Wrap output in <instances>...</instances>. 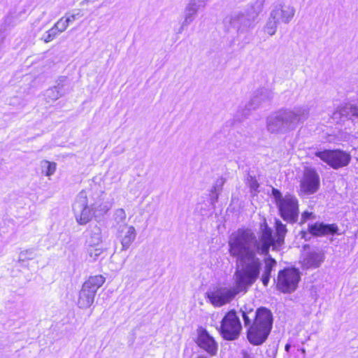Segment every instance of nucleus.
<instances>
[{"label":"nucleus","mask_w":358,"mask_h":358,"mask_svg":"<svg viewBox=\"0 0 358 358\" xmlns=\"http://www.w3.org/2000/svg\"><path fill=\"white\" fill-rule=\"evenodd\" d=\"M275 236L272 229L264 222L259 237L250 229H239L229 237L230 255L236 259L237 268L234 273L235 286L222 287L208 294L211 303L220 307L230 302L238 293L246 292L258 279L262 266L259 257L268 253L270 247L280 246L287 234L286 225L279 220L275 222Z\"/></svg>","instance_id":"f257e3e1"},{"label":"nucleus","mask_w":358,"mask_h":358,"mask_svg":"<svg viewBox=\"0 0 358 358\" xmlns=\"http://www.w3.org/2000/svg\"><path fill=\"white\" fill-rule=\"evenodd\" d=\"M244 325L248 329L247 337L250 343L259 345L267 339L273 327V315L270 310L261 307L254 310L251 305L240 308Z\"/></svg>","instance_id":"f03ea898"},{"label":"nucleus","mask_w":358,"mask_h":358,"mask_svg":"<svg viewBox=\"0 0 358 358\" xmlns=\"http://www.w3.org/2000/svg\"><path fill=\"white\" fill-rule=\"evenodd\" d=\"M309 110L304 106L282 108L266 118V129L271 134H284L296 129L308 117Z\"/></svg>","instance_id":"7ed1b4c3"},{"label":"nucleus","mask_w":358,"mask_h":358,"mask_svg":"<svg viewBox=\"0 0 358 358\" xmlns=\"http://www.w3.org/2000/svg\"><path fill=\"white\" fill-rule=\"evenodd\" d=\"M272 195L275 199L280 217L288 223H295L299 218V201L296 197L290 194L282 196L275 188H272Z\"/></svg>","instance_id":"20e7f679"},{"label":"nucleus","mask_w":358,"mask_h":358,"mask_svg":"<svg viewBox=\"0 0 358 358\" xmlns=\"http://www.w3.org/2000/svg\"><path fill=\"white\" fill-rule=\"evenodd\" d=\"M105 278L101 275L90 276L79 292L78 306L80 308H90L94 301L97 290L103 285Z\"/></svg>","instance_id":"39448f33"},{"label":"nucleus","mask_w":358,"mask_h":358,"mask_svg":"<svg viewBox=\"0 0 358 358\" xmlns=\"http://www.w3.org/2000/svg\"><path fill=\"white\" fill-rule=\"evenodd\" d=\"M92 199L89 197L88 192L82 190L76 196L72 208L76 222L84 225L88 223L94 215L93 206L90 205Z\"/></svg>","instance_id":"423d86ee"},{"label":"nucleus","mask_w":358,"mask_h":358,"mask_svg":"<svg viewBox=\"0 0 358 358\" xmlns=\"http://www.w3.org/2000/svg\"><path fill=\"white\" fill-rule=\"evenodd\" d=\"M242 325L237 313L234 310L229 311L221 321L220 333L227 341L236 340L241 332Z\"/></svg>","instance_id":"0eeeda50"},{"label":"nucleus","mask_w":358,"mask_h":358,"mask_svg":"<svg viewBox=\"0 0 358 358\" xmlns=\"http://www.w3.org/2000/svg\"><path fill=\"white\" fill-rule=\"evenodd\" d=\"M300 278L298 269L285 268L278 272L276 288L283 293H292L296 289Z\"/></svg>","instance_id":"6e6552de"},{"label":"nucleus","mask_w":358,"mask_h":358,"mask_svg":"<svg viewBox=\"0 0 358 358\" xmlns=\"http://www.w3.org/2000/svg\"><path fill=\"white\" fill-rule=\"evenodd\" d=\"M315 156L334 169L347 166L351 159L348 153L338 150L316 152Z\"/></svg>","instance_id":"1a4fd4ad"},{"label":"nucleus","mask_w":358,"mask_h":358,"mask_svg":"<svg viewBox=\"0 0 358 358\" xmlns=\"http://www.w3.org/2000/svg\"><path fill=\"white\" fill-rule=\"evenodd\" d=\"M320 185V176L317 171L311 168L305 169L300 187L301 192L306 195L315 193Z\"/></svg>","instance_id":"9d476101"},{"label":"nucleus","mask_w":358,"mask_h":358,"mask_svg":"<svg viewBox=\"0 0 358 358\" xmlns=\"http://www.w3.org/2000/svg\"><path fill=\"white\" fill-rule=\"evenodd\" d=\"M252 23V20L248 13L241 11L234 12L224 19V24H229L238 32L246 30L251 26Z\"/></svg>","instance_id":"9b49d317"},{"label":"nucleus","mask_w":358,"mask_h":358,"mask_svg":"<svg viewBox=\"0 0 358 358\" xmlns=\"http://www.w3.org/2000/svg\"><path fill=\"white\" fill-rule=\"evenodd\" d=\"M295 14L294 8L285 3H278L274 6L273 10L271 12V16L272 19H275L280 23L288 24Z\"/></svg>","instance_id":"f8f14e48"},{"label":"nucleus","mask_w":358,"mask_h":358,"mask_svg":"<svg viewBox=\"0 0 358 358\" xmlns=\"http://www.w3.org/2000/svg\"><path fill=\"white\" fill-rule=\"evenodd\" d=\"M273 97V94L271 89L259 88L254 92L250 101L246 105V108L248 110L256 109L262 104L270 101Z\"/></svg>","instance_id":"ddd939ff"},{"label":"nucleus","mask_w":358,"mask_h":358,"mask_svg":"<svg viewBox=\"0 0 358 358\" xmlns=\"http://www.w3.org/2000/svg\"><path fill=\"white\" fill-rule=\"evenodd\" d=\"M325 259L324 253L318 249L312 250L306 253L301 261V266L303 268H319Z\"/></svg>","instance_id":"4468645a"},{"label":"nucleus","mask_w":358,"mask_h":358,"mask_svg":"<svg viewBox=\"0 0 358 358\" xmlns=\"http://www.w3.org/2000/svg\"><path fill=\"white\" fill-rule=\"evenodd\" d=\"M197 344L210 355L214 356L216 355L217 351V344L206 330L201 329L199 331L197 338Z\"/></svg>","instance_id":"2eb2a0df"},{"label":"nucleus","mask_w":358,"mask_h":358,"mask_svg":"<svg viewBox=\"0 0 358 358\" xmlns=\"http://www.w3.org/2000/svg\"><path fill=\"white\" fill-rule=\"evenodd\" d=\"M308 229L310 234L317 236L341 234L335 224L315 223L310 225Z\"/></svg>","instance_id":"dca6fc26"},{"label":"nucleus","mask_w":358,"mask_h":358,"mask_svg":"<svg viewBox=\"0 0 358 358\" xmlns=\"http://www.w3.org/2000/svg\"><path fill=\"white\" fill-rule=\"evenodd\" d=\"M118 233L122 244V250H126L136 238V233L135 228L133 226H120Z\"/></svg>","instance_id":"f3484780"},{"label":"nucleus","mask_w":358,"mask_h":358,"mask_svg":"<svg viewBox=\"0 0 358 358\" xmlns=\"http://www.w3.org/2000/svg\"><path fill=\"white\" fill-rule=\"evenodd\" d=\"M202 7L199 5L196 1L191 0L187 4L184 12V20L182 22L181 27L178 30V33H182L185 27L189 25L194 20L198 10Z\"/></svg>","instance_id":"a211bd4d"},{"label":"nucleus","mask_w":358,"mask_h":358,"mask_svg":"<svg viewBox=\"0 0 358 358\" xmlns=\"http://www.w3.org/2000/svg\"><path fill=\"white\" fill-rule=\"evenodd\" d=\"M102 243V236H101V229L97 225L92 227L89 231L88 235L87 236L85 245L86 246H98L101 245Z\"/></svg>","instance_id":"6ab92c4d"},{"label":"nucleus","mask_w":358,"mask_h":358,"mask_svg":"<svg viewBox=\"0 0 358 358\" xmlns=\"http://www.w3.org/2000/svg\"><path fill=\"white\" fill-rule=\"evenodd\" d=\"M27 8L24 5H20L12 10L5 18V24L8 26L13 25L26 13Z\"/></svg>","instance_id":"aec40b11"},{"label":"nucleus","mask_w":358,"mask_h":358,"mask_svg":"<svg viewBox=\"0 0 358 358\" xmlns=\"http://www.w3.org/2000/svg\"><path fill=\"white\" fill-rule=\"evenodd\" d=\"M358 118V105L346 104L341 107L338 111L334 113L333 118L336 119L341 116H348Z\"/></svg>","instance_id":"412c9836"},{"label":"nucleus","mask_w":358,"mask_h":358,"mask_svg":"<svg viewBox=\"0 0 358 358\" xmlns=\"http://www.w3.org/2000/svg\"><path fill=\"white\" fill-rule=\"evenodd\" d=\"M90 199H92V202H90V205L93 206L95 216L103 215L110 208V206L107 203L103 202L99 196H97L96 199L94 197L90 196Z\"/></svg>","instance_id":"4be33fe9"},{"label":"nucleus","mask_w":358,"mask_h":358,"mask_svg":"<svg viewBox=\"0 0 358 358\" xmlns=\"http://www.w3.org/2000/svg\"><path fill=\"white\" fill-rule=\"evenodd\" d=\"M63 85L58 84L57 86L46 90L45 96L48 101H55L64 94Z\"/></svg>","instance_id":"5701e85b"},{"label":"nucleus","mask_w":358,"mask_h":358,"mask_svg":"<svg viewBox=\"0 0 358 358\" xmlns=\"http://www.w3.org/2000/svg\"><path fill=\"white\" fill-rule=\"evenodd\" d=\"M264 0H256L255 2L251 6L250 10L247 13L252 22L262 10Z\"/></svg>","instance_id":"b1692460"},{"label":"nucleus","mask_w":358,"mask_h":358,"mask_svg":"<svg viewBox=\"0 0 358 358\" xmlns=\"http://www.w3.org/2000/svg\"><path fill=\"white\" fill-rule=\"evenodd\" d=\"M36 257V252L34 249L25 250L19 254L18 261L21 266H25L24 263L28 260L34 259Z\"/></svg>","instance_id":"393cba45"},{"label":"nucleus","mask_w":358,"mask_h":358,"mask_svg":"<svg viewBox=\"0 0 358 358\" xmlns=\"http://www.w3.org/2000/svg\"><path fill=\"white\" fill-rule=\"evenodd\" d=\"M87 252L90 261H96L102 254L103 250L101 245L98 246H86Z\"/></svg>","instance_id":"a878e982"},{"label":"nucleus","mask_w":358,"mask_h":358,"mask_svg":"<svg viewBox=\"0 0 358 358\" xmlns=\"http://www.w3.org/2000/svg\"><path fill=\"white\" fill-rule=\"evenodd\" d=\"M224 183V180L222 178H219L216 180L211 190L210 200L212 203L217 201L219 193L222 190Z\"/></svg>","instance_id":"bb28decb"},{"label":"nucleus","mask_w":358,"mask_h":358,"mask_svg":"<svg viewBox=\"0 0 358 358\" xmlns=\"http://www.w3.org/2000/svg\"><path fill=\"white\" fill-rule=\"evenodd\" d=\"M60 33L57 28L53 26L51 29L45 31L41 36V40L45 43H49L53 41Z\"/></svg>","instance_id":"cd10ccee"},{"label":"nucleus","mask_w":358,"mask_h":358,"mask_svg":"<svg viewBox=\"0 0 358 358\" xmlns=\"http://www.w3.org/2000/svg\"><path fill=\"white\" fill-rule=\"evenodd\" d=\"M264 268L262 274L271 276V271L273 268L276 266V261L271 257H268L264 259Z\"/></svg>","instance_id":"c85d7f7f"},{"label":"nucleus","mask_w":358,"mask_h":358,"mask_svg":"<svg viewBox=\"0 0 358 358\" xmlns=\"http://www.w3.org/2000/svg\"><path fill=\"white\" fill-rule=\"evenodd\" d=\"M42 172L47 176H50L54 174L56 170V164L50 162L48 161L42 162Z\"/></svg>","instance_id":"c756f323"},{"label":"nucleus","mask_w":358,"mask_h":358,"mask_svg":"<svg viewBox=\"0 0 358 358\" xmlns=\"http://www.w3.org/2000/svg\"><path fill=\"white\" fill-rule=\"evenodd\" d=\"M280 22L275 19H272L271 16L270 15V17L266 23V25L265 27V31L268 34L271 36H273L275 34L277 30V26Z\"/></svg>","instance_id":"7c9ffc66"},{"label":"nucleus","mask_w":358,"mask_h":358,"mask_svg":"<svg viewBox=\"0 0 358 358\" xmlns=\"http://www.w3.org/2000/svg\"><path fill=\"white\" fill-rule=\"evenodd\" d=\"M126 213L124 209H117L114 214L115 220L117 224L124 223L126 220Z\"/></svg>","instance_id":"2f4dec72"},{"label":"nucleus","mask_w":358,"mask_h":358,"mask_svg":"<svg viewBox=\"0 0 358 358\" xmlns=\"http://www.w3.org/2000/svg\"><path fill=\"white\" fill-rule=\"evenodd\" d=\"M248 184L250 187V192L252 194H256L259 191L258 188L259 187V185L255 178L249 176L248 178Z\"/></svg>","instance_id":"473e14b6"},{"label":"nucleus","mask_w":358,"mask_h":358,"mask_svg":"<svg viewBox=\"0 0 358 358\" xmlns=\"http://www.w3.org/2000/svg\"><path fill=\"white\" fill-rule=\"evenodd\" d=\"M54 26L57 28V29L61 34L67 29V27H69V24L66 22V21L64 20V17H62L54 24Z\"/></svg>","instance_id":"72a5a7b5"},{"label":"nucleus","mask_w":358,"mask_h":358,"mask_svg":"<svg viewBox=\"0 0 358 358\" xmlns=\"http://www.w3.org/2000/svg\"><path fill=\"white\" fill-rule=\"evenodd\" d=\"M64 17V20L68 23V24L69 25V24L72 23L76 19L80 17V13H73L71 15H66V17Z\"/></svg>","instance_id":"f704fd0d"},{"label":"nucleus","mask_w":358,"mask_h":358,"mask_svg":"<svg viewBox=\"0 0 358 358\" xmlns=\"http://www.w3.org/2000/svg\"><path fill=\"white\" fill-rule=\"evenodd\" d=\"M312 215H313L312 213H310L308 211L303 212L301 214V224L305 223L306 221H308L309 219H310Z\"/></svg>","instance_id":"c9c22d12"},{"label":"nucleus","mask_w":358,"mask_h":358,"mask_svg":"<svg viewBox=\"0 0 358 358\" xmlns=\"http://www.w3.org/2000/svg\"><path fill=\"white\" fill-rule=\"evenodd\" d=\"M242 354H243V358H257L256 357L257 352L253 353L251 352H248L246 350H243Z\"/></svg>","instance_id":"e433bc0d"},{"label":"nucleus","mask_w":358,"mask_h":358,"mask_svg":"<svg viewBox=\"0 0 358 358\" xmlns=\"http://www.w3.org/2000/svg\"><path fill=\"white\" fill-rule=\"evenodd\" d=\"M270 278H271L270 275L262 274V282H263L264 286H267L268 285V284L269 282V280H270Z\"/></svg>","instance_id":"4c0bfd02"},{"label":"nucleus","mask_w":358,"mask_h":358,"mask_svg":"<svg viewBox=\"0 0 358 358\" xmlns=\"http://www.w3.org/2000/svg\"><path fill=\"white\" fill-rule=\"evenodd\" d=\"M291 348L290 344H287V345H285V350H286L287 352H288V351L289 350V348Z\"/></svg>","instance_id":"58836bf2"},{"label":"nucleus","mask_w":358,"mask_h":358,"mask_svg":"<svg viewBox=\"0 0 358 358\" xmlns=\"http://www.w3.org/2000/svg\"><path fill=\"white\" fill-rule=\"evenodd\" d=\"M196 358H208V357L204 355H200V356L197 357Z\"/></svg>","instance_id":"ea45409f"},{"label":"nucleus","mask_w":358,"mask_h":358,"mask_svg":"<svg viewBox=\"0 0 358 358\" xmlns=\"http://www.w3.org/2000/svg\"><path fill=\"white\" fill-rule=\"evenodd\" d=\"M301 352H303V353L304 354V353H305V350H304V349H303V350H301Z\"/></svg>","instance_id":"a19ab883"},{"label":"nucleus","mask_w":358,"mask_h":358,"mask_svg":"<svg viewBox=\"0 0 358 358\" xmlns=\"http://www.w3.org/2000/svg\"><path fill=\"white\" fill-rule=\"evenodd\" d=\"M357 161H358V158H357Z\"/></svg>","instance_id":"79ce46f5"}]
</instances>
